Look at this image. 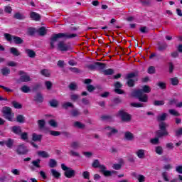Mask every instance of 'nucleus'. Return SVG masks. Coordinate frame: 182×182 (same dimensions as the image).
Instances as JSON below:
<instances>
[{
	"instance_id": "58",
	"label": "nucleus",
	"mask_w": 182,
	"mask_h": 182,
	"mask_svg": "<svg viewBox=\"0 0 182 182\" xmlns=\"http://www.w3.org/2000/svg\"><path fill=\"white\" fill-rule=\"evenodd\" d=\"M49 133L51 136H60V132L58 131H50Z\"/></svg>"
},
{
	"instance_id": "9",
	"label": "nucleus",
	"mask_w": 182,
	"mask_h": 182,
	"mask_svg": "<svg viewBox=\"0 0 182 182\" xmlns=\"http://www.w3.org/2000/svg\"><path fill=\"white\" fill-rule=\"evenodd\" d=\"M118 116L121 118L122 122H130V120H132V115H130L129 113L123 110H120L118 112Z\"/></svg>"
},
{
	"instance_id": "11",
	"label": "nucleus",
	"mask_w": 182,
	"mask_h": 182,
	"mask_svg": "<svg viewBox=\"0 0 182 182\" xmlns=\"http://www.w3.org/2000/svg\"><path fill=\"white\" fill-rule=\"evenodd\" d=\"M105 132L106 134H107V136L110 137V136H113V134H116V133H117V129L112 128L110 127H107L105 129Z\"/></svg>"
},
{
	"instance_id": "26",
	"label": "nucleus",
	"mask_w": 182,
	"mask_h": 182,
	"mask_svg": "<svg viewBox=\"0 0 182 182\" xmlns=\"http://www.w3.org/2000/svg\"><path fill=\"white\" fill-rule=\"evenodd\" d=\"M1 73L4 76H8L11 73V70L6 67L1 69Z\"/></svg>"
},
{
	"instance_id": "13",
	"label": "nucleus",
	"mask_w": 182,
	"mask_h": 182,
	"mask_svg": "<svg viewBox=\"0 0 182 182\" xmlns=\"http://www.w3.org/2000/svg\"><path fill=\"white\" fill-rule=\"evenodd\" d=\"M20 75H21L20 77L21 82H31V77L28 74L23 72H20Z\"/></svg>"
},
{
	"instance_id": "53",
	"label": "nucleus",
	"mask_w": 182,
	"mask_h": 182,
	"mask_svg": "<svg viewBox=\"0 0 182 182\" xmlns=\"http://www.w3.org/2000/svg\"><path fill=\"white\" fill-rule=\"evenodd\" d=\"M150 143H151V144H159V138H154V139H151L150 140Z\"/></svg>"
},
{
	"instance_id": "61",
	"label": "nucleus",
	"mask_w": 182,
	"mask_h": 182,
	"mask_svg": "<svg viewBox=\"0 0 182 182\" xmlns=\"http://www.w3.org/2000/svg\"><path fill=\"white\" fill-rule=\"evenodd\" d=\"M176 171L178 173V174H182V165L177 166L176 167Z\"/></svg>"
},
{
	"instance_id": "54",
	"label": "nucleus",
	"mask_w": 182,
	"mask_h": 182,
	"mask_svg": "<svg viewBox=\"0 0 182 182\" xmlns=\"http://www.w3.org/2000/svg\"><path fill=\"white\" fill-rule=\"evenodd\" d=\"M156 72V68L153 66H151L148 68V73H149L150 75L155 73Z\"/></svg>"
},
{
	"instance_id": "27",
	"label": "nucleus",
	"mask_w": 182,
	"mask_h": 182,
	"mask_svg": "<svg viewBox=\"0 0 182 182\" xmlns=\"http://www.w3.org/2000/svg\"><path fill=\"white\" fill-rule=\"evenodd\" d=\"M21 90L23 93H29L31 92V87L28 85H23L21 87Z\"/></svg>"
},
{
	"instance_id": "56",
	"label": "nucleus",
	"mask_w": 182,
	"mask_h": 182,
	"mask_svg": "<svg viewBox=\"0 0 182 182\" xmlns=\"http://www.w3.org/2000/svg\"><path fill=\"white\" fill-rule=\"evenodd\" d=\"M112 168H114V170H120V168H122V164H114L112 166Z\"/></svg>"
},
{
	"instance_id": "21",
	"label": "nucleus",
	"mask_w": 182,
	"mask_h": 182,
	"mask_svg": "<svg viewBox=\"0 0 182 182\" xmlns=\"http://www.w3.org/2000/svg\"><path fill=\"white\" fill-rule=\"evenodd\" d=\"M10 52L14 56H19V55H21V53L19 52V50H18V48H14V47L11 48Z\"/></svg>"
},
{
	"instance_id": "25",
	"label": "nucleus",
	"mask_w": 182,
	"mask_h": 182,
	"mask_svg": "<svg viewBox=\"0 0 182 182\" xmlns=\"http://www.w3.org/2000/svg\"><path fill=\"white\" fill-rule=\"evenodd\" d=\"M48 166H49V167H50V168H55V167H56V166H58V163L56 162V161L55 159H50Z\"/></svg>"
},
{
	"instance_id": "52",
	"label": "nucleus",
	"mask_w": 182,
	"mask_h": 182,
	"mask_svg": "<svg viewBox=\"0 0 182 182\" xmlns=\"http://www.w3.org/2000/svg\"><path fill=\"white\" fill-rule=\"evenodd\" d=\"M12 105H13L14 107H15V109H21L22 107V105H21V104L18 103L16 101H14L12 102Z\"/></svg>"
},
{
	"instance_id": "36",
	"label": "nucleus",
	"mask_w": 182,
	"mask_h": 182,
	"mask_svg": "<svg viewBox=\"0 0 182 182\" xmlns=\"http://www.w3.org/2000/svg\"><path fill=\"white\" fill-rule=\"evenodd\" d=\"M166 117H167V114L164 113L158 116L157 119L159 122H163L166 120Z\"/></svg>"
},
{
	"instance_id": "30",
	"label": "nucleus",
	"mask_w": 182,
	"mask_h": 182,
	"mask_svg": "<svg viewBox=\"0 0 182 182\" xmlns=\"http://www.w3.org/2000/svg\"><path fill=\"white\" fill-rule=\"evenodd\" d=\"M71 147H72L73 149H80V147H81L80 142H79V141H74V142H73V143L71 144Z\"/></svg>"
},
{
	"instance_id": "34",
	"label": "nucleus",
	"mask_w": 182,
	"mask_h": 182,
	"mask_svg": "<svg viewBox=\"0 0 182 182\" xmlns=\"http://www.w3.org/2000/svg\"><path fill=\"white\" fill-rule=\"evenodd\" d=\"M13 132L14 133H16V134H21V133H22L21 127H13Z\"/></svg>"
},
{
	"instance_id": "62",
	"label": "nucleus",
	"mask_w": 182,
	"mask_h": 182,
	"mask_svg": "<svg viewBox=\"0 0 182 182\" xmlns=\"http://www.w3.org/2000/svg\"><path fill=\"white\" fill-rule=\"evenodd\" d=\"M69 87H70V90H76V89H77V85H76L75 83H71L69 85Z\"/></svg>"
},
{
	"instance_id": "41",
	"label": "nucleus",
	"mask_w": 182,
	"mask_h": 182,
	"mask_svg": "<svg viewBox=\"0 0 182 182\" xmlns=\"http://www.w3.org/2000/svg\"><path fill=\"white\" fill-rule=\"evenodd\" d=\"M21 139L22 140H24V141H28V133L27 132H23L21 134Z\"/></svg>"
},
{
	"instance_id": "12",
	"label": "nucleus",
	"mask_w": 182,
	"mask_h": 182,
	"mask_svg": "<svg viewBox=\"0 0 182 182\" xmlns=\"http://www.w3.org/2000/svg\"><path fill=\"white\" fill-rule=\"evenodd\" d=\"M58 48L59 49V50H61L62 52H66V50H69V46L65 44L63 41H61L58 43Z\"/></svg>"
},
{
	"instance_id": "59",
	"label": "nucleus",
	"mask_w": 182,
	"mask_h": 182,
	"mask_svg": "<svg viewBox=\"0 0 182 182\" xmlns=\"http://www.w3.org/2000/svg\"><path fill=\"white\" fill-rule=\"evenodd\" d=\"M17 65H18V63H16L15 61H9L7 63V66H11L14 68Z\"/></svg>"
},
{
	"instance_id": "45",
	"label": "nucleus",
	"mask_w": 182,
	"mask_h": 182,
	"mask_svg": "<svg viewBox=\"0 0 182 182\" xmlns=\"http://www.w3.org/2000/svg\"><path fill=\"white\" fill-rule=\"evenodd\" d=\"M169 113L170 114H172V116H180V113L176 111V109H169Z\"/></svg>"
},
{
	"instance_id": "44",
	"label": "nucleus",
	"mask_w": 182,
	"mask_h": 182,
	"mask_svg": "<svg viewBox=\"0 0 182 182\" xmlns=\"http://www.w3.org/2000/svg\"><path fill=\"white\" fill-rule=\"evenodd\" d=\"M136 178L139 182H144L146 180V177H144V176H143V175H138L136 176Z\"/></svg>"
},
{
	"instance_id": "6",
	"label": "nucleus",
	"mask_w": 182,
	"mask_h": 182,
	"mask_svg": "<svg viewBox=\"0 0 182 182\" xmlns=\"http://www.w3.org/2000/svg\"><path fill=\"white\" fill-rule=\"evenodd\" d=\"M4 37H5V39L8 41V42L11 43L14 41V43H16V45H20V43H22V42H23L22 38H21L20 37L12 36L9 33H4Z\"/></svg>"
},
{
	"instance_id": "46",
	"label": "nucleus",
	"mask_w": 182,
	"mask_h": 182,
	"mask_svg": "<svg viewBox=\"0 0 182 182\" xmlns=\"http://www.w3.org/2000/svg\"><path fill=\"white\" fill-rule=\"evenodd\" d=\"M45 85L48 90H50V89H52L53 85L50 81H46Z\"/></svg>"
},
{
	"instance_id": "3",
	"label": "nucleus",
	"mask_w": 182,
	"mask_h": 182,
	"mask_svg": "<svg viewBox=\"0 0 182 182\" xmlns=\"http://www.w3.org/2000/svg\"><path fill=\"white\" fill-rule=\"evenodd\" d=\"M92 167L94 168H99L100 169V171L103 173L104 176L109 177V176H112V174H115L116 171H107L106 170V166L105 165H101L100 163L99 162V160L96 159L93 161L92 163Z\"/></svg>"
},
{
	"instance_id": "28",
	"label": "nucleus",
	"mask_w": 182,
	"mask_h": 182,
	"mask_svg": "<svg viewBox=\"0 0 182 182\" xmlns=\"http://www.w3.org/2000/svg\"><path fill=\"white\" fill-rule=\"evenodd\" d=\"M74 127H76L77 129H85V124H82L80 122H75L73 124Z\"/></svg>"
},
{
	"instance_id": "8",
	"label": "nucleus",
	"mask_w": 182,
	"mask_h": 182,
	"mask_svg": "<svg viewBox=\"0 0 182 182\" xmlns=\"http://www.w3.org/2000/svg\"><path fill=\"white\" fill-rule=\"evenodd\" d=\"M3 114L5 119H7V120H9V122H12V119L14 117V114H12V112L11 111V109L9 107H4L3 108Z\"/></svg>"
},
{
	"instance_id": "64",
	"label": "nucleus",
	"mask_w": 182,
	"mask_h": 182,
	"mask_svg": "<svg viewBox=\"0 0 182 182\" xmlns=\"http://www.w3.org/2000/svg\"><path fill=\"white\" fill-rule=\"evenodd\" d=\"M162 177H163V178H164V180L165 181H170V180L168 179V176L167 175V173L164 172V173H162Z\"/></svg>"
},
{
	"instance_id": "15",
	"label": "nucleus",
	"mask_w": 182,
	"mask_h": 182,
	"mask_svg": "<svg viewBox=\"0 0 182 182\" xmlns=\"http://www.w3.org/2000/svg\"><path fill=\"white\" fill-rule=\"evenodd\" d=\"M25 53L28 56V58H33L36 57V53H35L33 50L26 48Z\"/></svg>"
},
{
	"instance_id": "35",
	"label": "nucleus",
	"mask_w": 182,
	"mask_h": 182,
	"mask_svg": "<svg viewBox=\"0 0 182 182\" xmlns=\"http://www.w3.org/2000/svg\"><path fill=\"white\" fill-rule=\"evenodd\" d=\"M82 177L85 180H90V173H89V171H85L82 173Z\"/></svg>"
},
{
	"instance_id": "63",
	"label": "nucleus",
	"mask_w": 182,
	"mask_h": 182,
	"mask_svg": "<svg viewBox=\"0 0 182 182\" xmlns=\"http://www.w3.org/2000/svg\"><path fill=\"white\" fill-rule=\"evenodd\" d=\"M154 105L155 106H163V105H164V101H154Z\"/></svg>"
},
{
	"instance_id": "20",
	"label": "nucleus",
	"mask_w": 182,
	"mask_h": 182,
	"mask_svg": "<svg viewBox=\"0 0 182 182\" xmlns=\"http://www.w3.org/2000/svg\"><path fill=\"white\" fill-rule=\"evenodd\" d=\"M34 100H36V102H38L39 103L43 102V97L42 96V94L37 93L36 95L34 97Z\"/></svg>"
},
{
	"instance_id": "14",
	"label": "nucleus",
	"mask_w": 182,
	"mask_h": 182,
	"mask_svg": "<svg viewBox=\"0 0 182 182\" xmlns=\"http://www.w3.org/2000/svg\"><path fill=\"white\" fill-rule=\"evenodd\" d=\"M122 83L119 82H117L114 85V87H115V90H114V92L116 93H117L118 95H123V93H124V92H123L120 87H122Z\"/></svg>"
},
{
	"instance_id": "22",
	"label": "nucleus",
	"mask_w": 182,
	"mask_h": 182,
	"mask_svg": "<svg viewBox=\"0 0 182 182\" xmlns=\"http://www.w3.org/2000/svg\"><path fill=\"white\" fill-rule=\"evenodd\" d=\"M38 154L40 157H43L44 159H48V157H50L49 154L45 151H40L38 152Z\"/></svg>"
},
{
	"instance_id": "51",
	"label": "nucleus",
	"mask_w": 182,
	"mask_h": 182,
	"mask_svg": "<svg viewBox=\"0 0 182 182\" xmlns=\"http://www.w3.org/2000/svg\"><path fill=\"white\" fill-rule=\"evenodd\" d=\"M11 173L14 176H20L21 171L19 169H11Z\"/></svg>"
},
{
	"instance_id": "43",
	"label": "nucleus",
	"mask_w": 182,
	"mask_h": 182,
	"mask_svg": "<svg viewBox=\"0 0 182 182\" xmlns=\"http://www.w3.org/2000/svg\"><path fill=\"white\" fill-rule=\"evenodd\" d=\"M16 120L18 123H24L25 122V117L22 115H18L16 117Z\"/></svg>"
},
{
	"instance_id": "48",
	"label": "nucleus",
	"mask_w": 182,
	"mask_h": 182,
	"mask_svg": "<svg viewBox=\"0 0 182 182\" xmlns=\"http://www.w3.org/2000/svg\"><path fill=\"white\" fill-rule=\"evenodd\" d=\"M64 109H68V107H73V104L72 102H65L63 105Z\"/></svg>"
},
{
	"instance_id": "50",
	"label": "nucleus",
	"mask_w": 182,
	"mask_h": 182,
	"mask_svg": "<svg viewBox=\"0 0 182 182\" xmlns=\"http://www.w3.org/2000/svg\"><path fill=\"white\" fill-rule=\"evenodd\" d=\"M80 114V112L77 109H73L71 112V115L73 116L74 117H76V116H79Z\"/></svg>"
},
{
	"instance_id": "60",
	"label": "nucleus",
	"mask_w": 182,
	"mask_h": 182,
	"mask_svg": "<svg viewBox=\"0 0 182 182\" xmlns=\"http://www.w3.org/2000/svg\"><path fill=\"white\" fill-rule=\"evenodd\" d=\"M70 155L73 156L74 157H80V154H79L78 152H76L75 151H70Z\"/></svg>"
},
{
	"instance_id": "55",
	"label": "nucleus",
	"mask_w": 182,
	"mask_h": 182,
	"mask_svg": "<svg viewBox=\"0 0 182 182\" xmlns=\"http://www.w3.org/2000/svg\"><path fill=\"white\" fill-rule=\"evenodd\" d=\"M104 75H113V70L107 69L103 71Z\"/></svg>"
},
{
	"instance_id": "16",
	"label": "nucleus",
	"mask_w": 182,
	"mask_h": 182,
	"mask_svg": "<svg viewBox=\"0 0 182 182\" xmlns=\"http://www.w3.org/2000/svg\"><path fill=\"white\" fill-rule=\"evenodd\" d=\"M136 154L139 159H144L146 156V151H144V149H138L136 151Z\"/></svg>"
},
{
	"instance_id": "40",
	"label": "nucleus",
	"mask_w": 182,
	"mask_h": 182,
	"mask_svg": "<svg viewBox=\"0 0 182 182\" xmlns=\"http://www.w3.org/2000/svg\"><path fill=\"white\" fill-rule=\"evenodd\" d=\"M58 105L59 102H58V100H53L50 101V106H51L52 107H57Z\"/></svg>"
},
{
	"instance_id": "5",
	"label": "nucleus",
	"mask_w": 182,
	"mask_h": 182,
	"mask_svg": "<svg viewBox=\"0 0 182 182\" xmlns=\"http://www.w3.org/2000/svg\"><path fill=\"white\" fill-rule=\"evenodd\" d=\"M61 168L65 171L64 174L67 178H72V177H75L76 171L66 166L64 164H61Z\"/></svg>"
},
{
	"instance_id": "39",
	"label": "nucleus",
	"mask_w": 182,
	"mask_h": 182,
	"mask_svg": "<svg viewBox=\"0 0 182 182\" xmlns=\"http://www.w3.org/2000/svg\"><path fill=\"white\" fill-rule=\"evenodd\" d=\"M39 35L43 36V35H46V28L45 27H41L38 31Z\"/></svg>"
},
{
	"instance_id": "7",
	"label": "nucleus",
	"mask_w": 182,
	"mask_h": 182,
	"mask_svg": "<svg viewBox=\"0 0 182 182\" xmlns=\"http://www.w3.org/2000/svg\"><path fill=\"white\" fill-rule=\"evenodd\" d=\"M127 85L129 87L134 86V82L137 81V74L132 73L127 75Z\"/></svg>"
},
{
	"instance_id": "1",
	"label": "nucleus",
	"mask_w": 182,
	"mask_h": 182,
	"mask_svg": "<svg viewBox=\"0 0 182 182\" xmlns=\"http://www.w3.org/2000/svg\"><path fill=\"white\" fill-rule=\"evenodd\" d=\"M150 92H151V89H150V87L144 85V87H142L141 90H134V91H132L131 95L133 97H137L139 102H143L146 103L147 100H149V97L144 93H150Z\"/></svg>"
},
{
	"instance_id": "18",
	"label": "nucleus",
	"mask_w": 182,
	"mask_h": 182,
	"mask_svg": "<svg viewBox=\"0 0 182 182\" xmlns=\"http://www.w3.org/2000/svg\"><path fill=\"white\" fill-rule=\"evenodd\" d=\"M126 140L132 141L134 139V136L130 132H127L124 134Z\"/></svg>"
},
{
	"instance_id": "10",
	"label": "nucleus",
	"mask_w": 182,
	"mask_h": 182,
	"mask_svg": "<svg viewBox=\"0 0 182 182\" xmlns=\"http://www.w3.org/2000/svg\"><path fill=\"white\" fill-rule=\"evenodd\" d=\"M28 151V147L23 144H21L17 146L16 153L18 154H27Z\"/></svg>"
},
{
	"instance_id": "4",
	"label": "nucleus",
	"mask_w": 182,
	"mask_h": 182,
	"mask_svg": "<svg viewBox=\"0 0 182 182\" xmlns=\"http://www.w3.org/2000/svg\"><path fill=\"white\" fill-rule=\"evenodd\" d=\"M166 127H168V124L166 122H161L159 124V130L156 132L157 137H166L168 136V132L166 129Z\"/></svg>"
},
{
	"instance_id": "38",
	"label": "nucleus",
	"mask_w": 182,
	"mask_h": 182,
	"mask_svg": "<svg viewBox=\"0 0 182 182\" xmlns=\"http://www.w3.org/2000/svg\"><path fill=\"white\" fill-rule=\"evenodd\" d=\"M39 129H43L45 127L46 122L44 119H40L38 121Z\"/></svg>"
},
{
	"instance_id": "49",
	"label": "nucleus",
	"mask_w": 182,
	"mask_h": 182,
	"mask_svg": "<svg viewBox=\"0 0 182 182\" xmlns=\"http://www.w3.org/2000/svg\"><path fill=\"white\" fill-rule=\"evenodd\" d=\"M4 11L6 12V14H11L12 8L9 6H6L4 7Z\"/></svg>"
},
{
	"instance_id": "33",
	"label": "nucleus",
	"mask_w": 182,
	"mask_h": 182,
	"mask_svg": "<svg viewBox=\"0 0 182 182\" xmlns=\"http://www.w3.org/2000/svg\"><path fill=\"white\" fill-rule=\"evenodd\" d=\"M171 83L173 86H177L178 85V77H173L170 79Z\"/></svg>"
},
{
	"instance_id": "37",
	"label": "nucleus",
	"mask_w": 182,
	"mask_h": 182,
	"mask_svg": "<svg viewBox=\"0 0 182 182\" xmlns=\"http://www.w3.org/2000/svg\"><path fill=\"white\" fill-rule=\"evenodd\" d=\"M48 124H50V126H51V127H58V122L55 119H50L48 122Z\"/></svg>"
},
{
	"instance_id": "57",
	"label": "nucleus",
	"mask_w": 182,
	"mask_h": 182,
	"mask_svg": "<svg viewBox=\"0 0 182 182\" xmlns=\"http://www.w3.org/2000/svg\"><path fill=\"white\" fill-rule=\"evenodd\" d=\"M132 107H143V104L132 102L131 103Z\"/></svg>"
},
{
	"instance_id": "29",
	"label": "nucleus",
	"mask_w": 182,
	"mask_h": 182,
	"mask_svg": "<svg viewBox=\"0 0 182 182\" xmlns=\"http://www.w3.org/2000/svg\"><path fill=\"white\" fill-rule=\"evenodd\" d=\"M155 151H156V154L161 156V154H163V153H164L163 147H161V146H156L155 148Z\"/></svg>"
},
{
	"instance_id": "31",
	"label": "nucleus",
	"mask_w": 182,
	"mask_h": 182,
	"mask_svg": "<svg viewBox=\"0 0 182 182\" xmlns=\"http://www.w3.org/2000/svg\"><path fill=\"white\" fill-rule=\"evenodd\" d=\"M31 18H32V19H34V21H39L41 16L36 12H32L31 14Z\"/></svg>"
},
{
	"instance_id": "19",
	"label": "nucleus",
	"mask_w": 182,
	"mask_h": 182,
	"mask_svg": "<svg viewBox=\"0 0 182 182\" xmlns=\"http://www.w3.org/2000/svg\"><path fill=\"white\" fill-rule=\"evenodd\" d=\"M51 176H53L55 178H59L60 177V173L56 169H51L50 170Z\"/></svg>"
},
{
	"instance_id": "17",
	"label": "nucleus",
	"mask_w": 182,
	"mask_h": 182,
	"mask_svg": "<svg viewBox=\"0 0 182 182\" xmlns=\"http://www.w3.org/2000/svg\"><path fill=\"white\" fill-rule=\"evenodd\" d=\"M32 140L33 141H41V140H42V135L33 133L32 134Z\"/></svg>"
},
{
	"instance_id": "2",
	"label": "nucleus",
	"mask_w": 182,
	"mask_h": 182,
	"mask_svg": "<svg viewBox=\"0 0 182 182\" xmlns=\"http://www.w3.org/2000/svg\"><path fill=\"white\" fill-rule=\"evenodd\" d=\"M77 36L76 34L63 33H59L58 34H54L52 36L50 39V46L52 48H55V42H58L60 38H65V39H72V38H76Z\"/></svg>"
},
{
	"instance_id": "24",
	"label": "nucleus",
	"mask_w": 182,
	"mask_h": 182,
	"mask_svg": "<svg viewBox=\"0 0 182 182\" xmlns=\"http://www.w3.org/2000/svg\"><path fill=\"white\" fill-rule=\"evenodd\" d=\"M41 73L43 75V76H46V77H49L50 76V71L48 69L42 70Z\"/></svg>"
},
{
	"instance_id": "23",
	"label": "nucleus",
	"mask_w": 182,
	"mask_h": 182,
	"mask_svg": "<svg viewBox=\"0 0 182 182\" xmlns=\"http://www.w3.org/2000/svg\"><path fill=\"white\" fill-rule=\"evenodd\" d=\"M4 144H6L9 149H12V146H14V139H9L7 141H4Z\"/></svg>"
},
{
	"instance_id": "42",
	"label": "nucleus",
	"mask_w": 182,
	"mask_h": 182,
	"mask_svg": "<svg viewBox=\"0 0 182 182\" xmlns=\"http://www.w3.org/2000/svg\"><path fill=\"white\" fill-rule=\"evenodd\" d=\"M14 18H16V19H25V16L21 13H16Z\"/></svg>"
},
{
	"instance_id": "32",
	"label": "nucleus",
	"mask_w": 182,
	"mask_h": 182,
	"mask_svg": "<svg viewBox=\"0 0 182 182\" xmlns=\"http://www.w3.org/2000/svg\"><path fill=\"white\" fill-rule=\"evenodd\" d=\"M40 164H41V159H36L32 161L33 166H34V167H36L37 168H41Z\"/></svg>"
},
{
	"instance_id": "47",
	"label": "nucleus",
	"mask_w": 182,
	"mask_h": 182,
	"mask_svg": "<svg viewBox=\"0 0 182 182\" xmlns=\"http://www.w3.org/2000/svg\"><path fill=\"white\" fill-rule=\"evenodd\" d=\"M79 99V95L76 94H72L70 95V100H73V102H76Z\"/></svg>"
}]
</instances>
